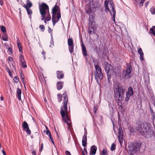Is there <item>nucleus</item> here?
Returning a JSON list of instances; mask_svg holds the SVG:
<instances>
[{
  "instance_id": "1",
  "label": "nucleus",
  "mask_w": 155,
  "mask_h": 155,
  "mask_svg": "<svg viewBox=\"0 0 155 155\" xmlns=\"http://www.w3.org/2000/svg\"><path fill=\"white\" fill-rule=\"evenodd\" d=\"M96 3L93 1H90L88 4L86 5V12L89 14V28L88 32L89 35L91 34L94 31V14L92 13L90 15V13L96 11V8H97Z\"/></svg>"
},
{
  "instance_id": "35",
  "label": "nucleus",
  "mask_w": 155,
  "mask_h": 155,
  "mask_svg": "<svg viewBox=\"0 0 155 155\" xmlns=\"http://www.w3.org/2000/svg\"><path fill=\"white\" fill-rule=\"evenodd\" d=\"M116 145L113 143L112 144L111 147H110V150L111 151H113L115 149Z\"/></svg>"
},
{
  "instance_id": "24",
  "label": "nucleus",
  "mask_w": 155,
  "mask_h": 155,
  "mask_svg": "<svg viewBox=\"0 0 155 155\" xmlns=\"http://www.w3.org/2000/svg\"><path fill=\"white\" fill-rule=\"evenodd\" d=\"M17 94L18 96V98L19 100H21V89L19 88H18L17 90Z\"/></svg>"
},
{
  "instance_id": "5",
  "label": "nucleus",
  "mask_w": 155,
  "mask_h": 155,
  "mask_svg": "<svg viewBox=\"0 0 155 155\" xmlns=\"http://www.w3.org/2000/svg\"><path fill=\"white\" fill-rule=\"evenodd\" d=\"M125 89L122 86L117 84V87L114 89V98L118 103L123 101L125 92Z\"/></svg>"
},
{
  "instance_id": "6",
  "label": "nucleus",
  "mask_w": 155,
  "mask_h": 155,
  "mask_svg": "<svg viewBox=\"0 0 155 155\" xmlns=\"http://www.w3.org/2000/svg\"><path fill=\"white\" fill-rule=\"evenodd\" d=\"M95 71L94 74L95 78L96 80L97 83L98 84H100L99 80L100 81L103 79L101 69L98 65H95Z\"/></svg>"
},
{
  "instance_id": "64",
  "label": "nucleus",
  "mask_w": 155,
  "mask_h": 155,
  "mask_svg": "<svg viewBox=\"0 0 155 155\" xmlns=\"http://www.w3.org/2000/svg\"><path fill=\"white\" fill-rule=\"evenodd\" d=\"M42 54H44L45 53V52H44V51H43L42 52Z\"/></svg>"
},
{
  "instance_id": "39",
  "label": "nucleus",
  "mask_w": 155,
  "mask_h": 155,
  "mask_svg": "<svg viewBox=\"0 0 155 155\" xmlns=\"http://www.w3.org/2000/svg\"><path fill=\"white\" fill-rule=\"evenodd\" d=\"M39 28L41 29L42 31H44L45 29V27L44 25H40Z\"/></svg>"
},
{
  "instance_id": "26",
  "label": "nucleus",
  "mask_w": 155,
  "mask_h": 155,
  "mask_svg": "<svg viewBox=\"0 0 155 155\" xmlns=\"http://www.w3.org/2000/svg\"><path fill=\"white\" fill-rule=\"evenodd\" d=\"M2 38L4 41H7L8 40V38L7 37V34L6 33L3 34V35Z\"/></svg>"
},
{
  "instance_id": "12",
  "label": "nucleus",
  "mask_w": 155,
  "mask_h": 155,
  "mask_svg": "<svg viewBox=\"0 0 155 155\" xmlns=\"http://www.w3.org/2000/svg\"><path fill=\"white\" fill-rule=\"evenodd\" d=\"M61 15L60 13H58L57 14V17L56 15L53 14L52 17V21L53 23V26H54L55 24L58 22L60 18H61Z\"/></svg>"
},
{
  "instance_id": "37",
  "label": "nucleus",
  "mask_w": 155,
  "mask_h": 155,
  "mask_svg": "<svg viewBox=\"0 0 155 155\" xmlns=\"http://www.w3.org/2000/svg\"><path fill=\"white\" fill-rule=\"evenodd\" d=\"M13 80L15 82H18L19 81L18 77L17 76L15 77L13 79Z\"/></svg>"
},
{
  "instance_id": "4",
  "label": "nucleus",
  "mask_w": 155,
  "mask_h": 155,
  "mask_svg": "<svg viewBox=\"0 0 155 155\" xmlns=\"http://www.w3.org/2000/svg\"><path fill=\"white\" fill-rule=\"evenodd\" d=\"M39 8L41 15L42 16V20H44L45 23L47 21H49L51 19V17L49 11L48 6L45 3H42L39 5Z\"/></svg>"
},
{
  "instance_id": "28",
  "label": "nucleus",
  "mask_w": 155,
  "mask_h": 155,
  "mask_svg": "<svg viewBox=\"0 0 155 155\" xmlns=\"http://www.w3.org/2000/svg\"><path fill=\"white\" fill-rule=\"evenodd\" d=\"M150 12L152 14H155V8L153 7L150 8Z\"/></svg>"
},
{
  "instance_id": "20",
  "label": "nucleus",
  "mask_w": 155,
  "mask_h": 155,
  "mask_svg": "<svg viewBox=\"0 0 155 155\" xmlns=\"http://www.w3.org/2000/svg\"><path fill=\"white\" fill-rule=\"evenodd\" d=\"M134 93V91L132 87H129L128 89V91L126 92V94L132 96Z\"/></svg>"
},
{
  "instance_id": "29",
  "label": "nucleus",
  "mask_w": 155,
  "mask_h": 155,
  "mask_svg": "<svg viewBox=\"0 0 155 155\" xmlns=\"http://www.w3.org/2000/svg\"><path fill=\"white\" fill-rule=\"evenodd\" d=\"M101 154L102 155H107L108 154L107 150L105 149H103L101 153Z\"/></svg>"
},
{
  "instance_id": "19",
  "label": "nucleus",
  "mask_w": 155,
  "mask_h": 155,
  "mask_svg": "<svg viewBox=\"0 0 155 155\" xmlns=\"http://www.w3.org/2000/svg\"><path fill=\"white\" fill-rule=\"evenodd\" d=\"M57 77L59 79H62L64 77V74L62 71H57Z\"/></svg>"
},
{
  "instance_id": "60",
  "label": "nucleus",
  "mask_w": 155,
  "mask_h": 155,
  "mask_svg": "<svg viewBox=\"0 0 155 155\" xmlns=\"http://www.w3.org/2000/svg\"><path fill=\"white\" fill-rule=\"evenodd\" d=\"M32 153L33 155H36V153L35 151H32Z\"/></svg>"
},
{
  "instance_id": "30",
  "label": "nucleus",
  "mask_w": 155,
  "mask_h": 155,
  "mask_svg": "<svg viewBox=\"0 0 155 155\" xmlns=\"http://www.w3.org/2000/svg\"><path fill=\"white\" fill-rule=\"evenodd\" d=\"M0 28L1 30L2 31V32L4 33H5L6 31V29L5 27L2 25H1L0 26Z\"/></svg>"
},
{
  "instance_id": "32",
  "label": "nucleus",
  "mask_w": 155,
  "mask_h": 155,
  "mask_svg": "<svg viewBox=\"0 0 155 155\" xmlns=\"http://www.w3.org/2000/svg\"><path fill=\"white\" fill-rule=\"evenodd\" d=\"M17 45L19 51L21 52L22 51V48L21 45L19 42H17Z\"/></svg>"
},
{
  "instance_id": "53",
  "label": "nucleus",
  "mask_w": 155,
  "mask_h": 155,
  "mask_svg": "<svg viewBox=\"0 0 155 155\" xmlns=\"http://www.w3.org/2000/svg\"><path fill=\"white\" fill-rule=\"evenodd\" d=\"M149 1H147V2L145 4V5L146 7H147V6L148 5V4H149Z\"/></svg>"
},
{
  "instance_id": "54",
  "label": "nucleus",
  "mask_w": 155,
  "mask_h": 155,
  "mask_svg": "<svg viewBox=\"0 0 155 155\" xmlns=\"http://www.w3.org/2000/svg\"><path fill=\"white\" fill-rule=\"evenodd\" d=\"M134 2L135 4H136L139 3V2L140 1V0H134Z\"/></svg>"
},
{
  "instance_id": "40",
  "label": "nucleus",
  "mask_w": 155,
  "mask_h": 155,
  "mask_svg": "<svg viewBox=\"0 0 155 155\" xmlns=\"http://www.w3.org/2000/svg\"><path fill=\"white\" fill-rule=\"evenodd\" d=\"M129 129L130 133L133 132L134 131V127H129Z\"/></svg>"
},
{
  "instance_id": "2",
  "label": "nucleus",
  "mask_w": 155,
  "mask_h": 155,
  "mask_svg": "<svg viewBox=\"0 0 155 155\" xmlns=\"http://www.w3.org/2000/svg\"><path fill=\"white\" fill-rule=\"evenodd\" d=\"M64 96V98L63 106L61 108V113L63 122L65 123L64 125L67 127L68 130L71 129V121L68 115L67 106L68 103V98L66 92L63 94Z\"/></svg>"
},
{
  "instance_id": "62",
  "label": "nucleus",
  "mask_w": 155,
  "mask_h": 155,
  "mask_svg": "<svg viewBox=\"0 0 155 155\" xmlns=\"http://www.w3.org/2000/svg\"><path fill=\"white\" fill-rule=\"evenodd\" d=\"M3 100V97H0V100L1 101H2Z\"/></svg>"
},
{
  "instance_id": "27",
  "label": "nucleus",
  "mask_w": 155,
  "mask_h": 155,
  "mask_svg": "<svg viewBox=\"0 0 155 155\" xmlns=\"http://www.w3.org/2000/svg\"><path fill=\"white\" fill-rule=\"evenodd\" d=\"M26 4L29 8H30L32 6V4L29 0H27V1Z\"/></svg>"
},
{
  "instance_id": "36",
  "label": "nucleus",
  "mask_w": 155,
  "mask_h": 155,
  "mask_svg": "<svg viewBox=\"0 0 155 155\" xmlns=\"http://www.w3.org/2000/svg\"><path fill=\"white\" fill-rule=\"evenodd\" d=\"M8 53L10 55L12 54V50L11 48H10L9 47H8Z\"/></svg>"
},
{
  "instance_id": "22",
  "label": "nucleus",
  "mask_w": 155,
  "mask_h": 155,
  "mask_svg": "<svg viewBox=\"0 0 155 155\" xmlns=\"http://www.w3.org/2000/svg\"><path fill=\"white\" fill-rule=\"evenodd\" d=\"M104 5L105 6V10L107 12V10L108 11H109L110 14L111 15H112L111 12V11L109 9V8L108 7V2L107 1H105L104 2Z\"/></svg>"
},
{
  "instance_id": "13",
  "label": "nucleus",
  "mask_w": 155,
  "mask_h": 155,
  "mask_svg": "<svg viewBox=\"0 0 155 155\" xmlns=\"http://www.w3.org/2000/svg\"><path fill=\"white\" fill-rule=\"evenodd\" d=\"M81 45L82 48V54L85 57L86 61H88V60L87 57V52L86 51V48L82 41L81 44Z\"/></svg>"
},
{
  "instance_id": "45",
  "label": "nucleus",
  "mask_w": 155,
  "mask_h": 155,
  "mask_svg": "<svg viewBox=\"0 0 155 155\" xmlns=\"http://www.w3.org/2000/svg\"><path fill=\"white\" fill-rule=\"evenodd\" d=\"M50 43L51 45H50V47L52 48L54 46V42L53 40L51 41Z\"/></svg>"
},
{
  "instance_id": "41",
  "label": "nucleus",
  "mask_w": 155,
  "mask_h": 155,
  "mask_svg": "<svg viewBox=\"0 0 155 155\" xmlns=\"http://www.w3.org/2000/svg\"><path fill=\"white\" fill-rule=\"evenodd\" d=\"M145 1V0H141V1L140 2L139 4V5L140 6H142L143 5V4L144 2Z\"/></svg>"
},
{
  "instance_id": "51",
  "label": "nucleus",
  "mask_w": 155,
  "mask_h": 155,
  "mask_svg": "<svg viewBox=\"0 0 155 155\" xmlns=\"http://www.w3.org/2000/svg\"><path fill=\"white\" fill-rule=\"evenodd\" d=\"M49 138L51 139V141L52 143L54 145V142L53 139L52 138V137L51 136L50 137H49Z\"/></svg>"
},
{
  "instance_id": "3",
  "label": "nucleus",
  "mask_w": 155,
  "mask_h": 155,
  "mask_svg": "<svg viewBox=\"0 0 155 155\" xmlns=\"http://www.w3.org/2000/svg\"><path fill=\"white\" fill-rule=\"evenodd\" d=\"M137 127L138 132L147 138H150L154 134L152 127H149L147 123H140Z\"/></svg>"
},
{
  "instance_id": "18",
  "label": "nucleus",
  "mask_w": 155,
  "mask_h": 155,
  "mask_svg": "<svg viewBox=\"0 0 155 155\" xmlns=\"http://www.w3.org/2000/svg\"><path fill=\"white\" fill-rule=\"evenodd\" d=\"M87 136L85 135H84L83 136L82 140V146L84 147H86L87 145Z\"/></svg>"
},
{
  "instance_id": "44",
  "label": "nucleus",
  "mask_w": 155,
  "mask_h": 155,
  "mask_svg": "<svg viewBox=\"0 0 155 155\" xmlns=\"http://www.w3.org/2000/svg\"><path fill=\"white\" fill-rule=\"evenodd\" d=\"M21 63L22 66L23 68H25L27 67V65L26 63H25V61H24L23 62H21Z\"/></svg>"
},
{
  "instance_id": "10",
  "label": "nucleus",
  "mask_w": 155,
  "mask_h": 155,
  "mask_svg": "<svg viewBox=\"0 0 155 155\" xmlns=\"http://www.w3.org/2000/svg\"><path fill=\"white\" fill-rule=\"evenodd\" d=\"M118 140L120 145L122 146L123 141V135L122 129L121 126H119L118 131Z\"/></svg>"
},
{
  "instance_id": "59",
  "label": "nucleus",
  "mask_w": 155,
  "mask_h": 155,
  "mask_svg": "<svg viewBox=\"0 0 155 155\" xmlns=\"http://www.w3.org/2000/svg\"><path fill=\"white\" fill-rule=\"evenodd\" d=\"M2 152L3 153V154L4 155H6V154H5V151H4V150H2Z\"/></svg>"
},
{
  "instance_id": "49",
  "label": "nucleus",
  "mask_w": 155,
  "mask_h": 155,
  "mask_svg": "<svg viewBox=\"0 0 155 155\" xmlns=\"http://www.w3.org/2000/svg\"><path fill=\"white\" fill-rule=\"evenodd\" d=\"M150 112L152 114H153L154 113H155L153 111L152 109V108L150 106Z\"/></svg>"
},
{
  "instance_id": "14",
  "label": "nucleus",
  "mask_w": 155,
  "mask_h": 155,
  "mask_svg": "<svg viewBox=\"0 0 155 155\" xmlns=\"http://www.w3.org/2000/svg\"><path fill=\"white\" fill-rule=\"evenodd\" d=\"M22 126L24 128V130L26 131V133L30 135L31 134V131L29 130L28 124L26 121H24L23 123Z\"/></svg>"
},
{
  "instance_id": "33",
  "label": "nucleus",
  "mask_w": 155,
  "mask_h": 155,
  "mask_svg": "<svg viewBox=\"0 0 155 155\" xmlns=\"http://www.w3.org/2000/svg\"><path fill=\"white\" fill-rule=\"evenodd\" d=\"M44 132L46 133V134L48 135L49 137L51 136L50 131L48 129L45 131H44Z\"/></svg>"
},
{
  "instance_id": "7",
  "label": "nucleus",
  "mask_w": 155,
  "mask_h": 155,
  "mask_svg": "<svg viewBox=\"0 0 155 155\" xmlns=\"http://www.w3.org/2000/svg\"><path fill=\"white\" fill-rule=\"evenodd\" d=\"M104 68L107 76V80L109 82L111 78V76L113 74L114 68L112 66L107 62L104 63Z\"/></svg>"
},
{
  "instance_id": "42",
  "label": "nucleus",
  "mask_w": 155,
  "mask_h": 155,
  "mask_svg": "<svg viewBox=\"0 0 155 155\" xmlns=\"http://www.w3.org/2000/svg\"><path fill=\"white\" fill-rule=\"evenodd\" d=\"M110 120H111V122H112V124L113 125V129L114 130V125H115L114 122V121H115V119L114 118H111L110 119Z\"/></svg>"
},
{
  "instance_id": "34",
  "label": "nucleus",
  "mask_w": 155,
  "mask_h": 155,
  "mask_svg": "<svg viewBox=\"0 0 155 155\" xmlns=\"http://www.w3.org/2000/svg\"><path fill=\"white\" fill-rule=\"evenodd\" d=\"M59 101H61L62 100V95L61 94H58L57 95Z\"/></svg>"
},
{
  "instance_id": "16",
  "label": "nucleus",
  "mask_w": 155,
  "mask_h": 155,
  "mask_svg": "<svg viewBox=\"0 0 155 155\" xmlns=\"http://www.w3.org/2000/svg\"><path fill=\"white\" fill-rule=\"evenodd\" d=\"M97 147L95 146H92L90 148V155H95L97 150Z\"/></svg>"
},
{
  "instance_id": "52",
  "label": "nucleus",
  "mask_w": 155,
  "mask_h": 155,
  "mask_svg": "<svg viewBox=\"0 0 155 155\" xmlns=\"http://www.w3.org/2000/svg\"><path fill=\"white\" fill-rule=\"evenodd\" d=\"M43 149V144L42 143L41 144V148L39 149V151L41 152L42 151Z\"/></svg>"
},
{
  "instance_id": "23",
  "label": "nucleus",
  "mask_w": 155,
  "mask_h": 155,
  "mask_svg": "<svg viewBox=\"0 0 155 155\" xmlns=\"http://www.w3.org/2000/svg\"><path fill=\"white\" fill-rule=\"evenodd\" d=\"M63 82L60 81L58 82L57 84V88L58 90L61 89L63 86Z\"/></svg>"
},
{
  "instance_id": "63",
  "label": "nucleus",
  "mask_w": 155,
  "mask_h": 155,
  "mask_svg": "<svg viewBox=\"0 0 155 155\" xmlns=\"http://www.w3.org/2000/svg\"><path fill=\"white\" fill-rule=\"evenodd\" d=\"M0 5H3V3H2V2H0Z\"/></svg>"
},
{
  "instance_id": "56",
  "label": "nucleus",
  "mask_w": 155,
  "mask_h": 155,
  "mask_svg": "<svg viewBox=\"0 0 155 155\" xmlns=\"http://www.w3.org/2000/svg\"><path fill=\"white\" fill-rule=\"evenodd\" d=\"M152 118L154 120L155 118V113L153 114H152Z\"/></svg>"
},
{
  "instance_id": "8",
  "label": "nucleus",
  "mask_w": 155,
  "mask_h": 155,
  "mask_svg": "<svg viewBox=\"0 0 155 155\" xmlns=\"http://www.w3.org/2000/svg\"><path fill=\"white\" fill-rule=\"evenodd\" d=\"M127 66L126 70H124L122 74V78L125 79L130 78L132 76L130 74L132 69L131 65L130 64H127Z\"/></svg>"
},
{
  "instance_id": "38",
  "label": "nucleus",
  "mask_w": 155,
  "mask_h": 155,
  "mask_svg": "<svg viewBox=\"0 0 155 155\" xmlns=\"http://www.w3.org/2000/svg\"><path fill=\"white\" fill-rule=\"evenodd\" d=\"M126 97L125 98V100L126 101H127L129 100L130 97L131 96L127 94H126Z\"/></svg>"
},
{
  "instance_id": "47",
  "label": "nucleus",
  "mask_w": 155,
  "mask_h": 155,
  "mask_svg": "<svg viewBox=\"0 0 155 155\" xmlns=\"http://www.w3.org/2000/svg\"><path fill=\"white\" fill-rule=\"evenodd\" d=\"M146 77L145 76L144 79H145V81H148L149 80V78L148 76H147L146 77Z\"/></svg>"
},
{
  "instance_id": "50",
  "label": "nucleus",
  "mask_w": 155,
  "mask_h": 155,
  "mask_svg": "<svg viewBox=\"0 0 155 155\" xmlns=\"http://www.w3.org/2000/svg\"><path fill=\"white\" fill-rule=\"evenodd\" d=\"M66 155H71L70 152L68 151H65Z\"/></svg>"
},
{
  "instance_id": "17",
  "label": "nucleus",
  "mask_w": 155,
  "mask_h": 155,
  "mask_svg": "<svg viewBox=\"0 0 155 155\" xmlns=\"http://www.w3.org/2000/svg\"><path fill=\"white\" fill-rule=\"evenodd\" d=\"M138 53L140 55V59L141 61H143L144 54L141 48H139L138 50Z\"/></svg>"
},
{
  "instance_id": "55",
  "label": "nucleus",
  "mask_w": 155,
  "mask_h": 155,
  "mask_svg": "<svg viewBox=\"0 0 155 155\" xmlns=\"http://www.w3.org/2000/svg\"><path fill=\"white\" fill-rule=\"evenodd\" d=\"M84 130H85V132L84 133V135H87V130H86V129L85 128H84Z\"/></svg>"
},
{
  "instance_id": "61",
  "label": "nucleus",
  "mask_w": 155,
  "mask_h": 155,
  "mask_svg": "<svg viewBox=\"0 0 155 155\" xmlns=\"http://www.w3.org/2000/svg\"><path fill=\"white\" fill-rule=\"evenodd\" d=\"M84 150L86 154H87V150H86V149L85 148H84Z\"/></svg>"
},
{
  "instance_id": "15",
  "label": "nucleus",
  "mask_w": 155,
  "mask_h": 155,
  "mask_svg": "<svg viewBox=\"0 0 155 155\" xmlns=\"http://www.w3.org/2000/svg\"><path fill=\"white\" fill-rule=\"evenodd\" d=\"M114 5L113 4V2H110V3H109V6H110V8L111 9V10L113 12V20L115 21V15L116 14V12L114 10Z\"/></svg>"
},
{
  "instance_id": "21",
  "label": "nucleus",
  "mask_w": 155,
  "mask_h": 155,
  "mask_svg": "<svg viewBox=\"0 0 155 155\" xmlns=\"http://www.w3.org/2000/svg\"><path fill=\"white\" fill-rule=\"evenodd\" d=\"M59 8L57 6H55L52 9L53 14L56 15V14L59 11Z\"/></svg>"
},
{
  "instance_id": "58",
  "label": "nucleus",
  "mask_w": 155,
  "mask_h": 155,
  "mask_svg": "<svg viewBox=\"0 0 155 155\" xmlns=\"http://www.w3.org/2000/svg\"><path fill=\"white\" fill-rule=\"evenodd\" d=\"M8 59L10 61H11L12 60H13V59L12 57H8Z\"/></svg>"
},
{
  "instance_id": "46",
  "label": "nucleus",
  "mask_w": 155,
  "mask_h": 155,
  "mask_svg": "<svg viewBox=\"0 0 155 155\" xmlns=\"http://www.w3.org/2000/svg\"><path fill=\"white\" fill-rule=\"evenodd\" d=\"M48 31L49 33H51V35L52 37V30L51 28H50L49 27H48Z\"/></svg>"
},
{
  "instance_id": "31",
  "label": "nucleus",
  "mask_w": 155,
  "mask_h": 155,
  "mask_svg": "<svg viewBox=\"0 0 155 155\" xmlns=\"http://www.w3.org/2000/svg\"><path fill=\"white\" fill-rule=\"evenodd\" d=\"M20 60V62H23L25 61L24 57L22 55H20L19 56Z\"/></svg>"
},
{
  "instance_id": "43",
  "label": "nucleus",
  "mask_w": 155,
  "mask_h": 155,
  "mask_svg": "<svg viewBox=\"0 0 155 155\" xmlns=\"http://www.w3.org/2000/svg\"><path fill=\"white\" fill-rule=\"evenodd\" d=\"M26 10H27V13L28 15H31L32 14V11L30 9L28 8Z\"/></svg>"
},
{
  "instance_id": "11",
  "label": "nucleus",
  "mask_w": 155,
  "mask_h": 155,
  "mask_svg": "<svg viewBox=\"0 0 155 155\" xmlns=\"http://www.w3.org/2000/svg\"><path fill=\"white\" fill-rule=\"evenodd\" d=\"M68 43L69 47V50L70 53H71L73 52L74 45L73 40L70 38L68 39Z\"/></svg>"
},
{
  "instance_id": "9",
  "label": "nucleus",
  "mask_w": 155,
  "mask_h": 155,
  "mask_svg": "<svg viewBox=\"0 0 155 155\" xmlns=\"http://www.w3.org/2000/svg\"><path fill=\"white\" fill-rule=\"evenodd\" d=\"M141 146L140 143H130L128 144V150L131 153H136L138 151L140 150V147Z\"/></svg>"
},
{
  "instance_id": "57",
  "label": "nucleus",
  "mask_w": 155,
  "mask_h": 155,
  "mask_svg": "<svg viewBox=\"0 0 155 155\" xmlns=\"http://www.w3.org/2000/svg\"><path fill=\"white\" fill-rule=\"evenodd\" d=\"M24 7L26 9V10H27V9H28V7L27 6V5H25L24 6Z\"/></svg>"
},
{
  "instance_id": "48",
  "label": "nucleus",
  "mask_w": 155,
  "mask_h": 155,
  "mask_svg": "<svg viewBox=\"0 0 155 155\" xmlns=\"http://www.w3.org/2000/svg\"><path fill=\"white\" fill-rule=\"evenodd\" d=\"M94 113H96L97 112V108L95 106H94Z\"/></svg>"
},
{
  "instance_id": "25",
  "label": "nucleus",
  "mask_w": 155,
  "mask_h": 155,
  "mask_svg": "<svg viewBox=\"0 0 155 155\" xmlns=\"http://www.w3.org/2000/svg\"><path fill=\"white\" fill-rule=\"evenodd\" d=\"M150 31L152 35L155 36V26H153L150 28Z\"/></svg>"
}]
</instances>
